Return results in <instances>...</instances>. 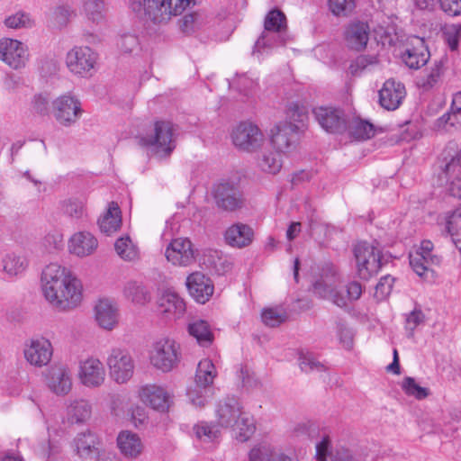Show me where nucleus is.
<instances>
[{
    "mask_svg": "<svg viewBox=\"0 0 461 461\" xmlns=\"http://www.w3.org/2000/svg\"><path fill=\"white\" fill-rule=\"evenodd\" d=\"M41 285L43 297L56 312H68L81 304V281L66 267L57 263L46 266L41 273Z\"/></svg>",
    "mask_w": 461,
    "mask_h": 461,
    "instance_id": "f257e3e1",
    "label": "nucleus"
},
{
    "mask_svg": "<svg viewBox=\"0 0 461 461\" xmlns=\"http://www.w3.org/2000/svg\"><path fill=\"white\" fill-rule=\"evenodd\" d=\"M340 276L332 265L322 267L320 278L313 283V293L321 298L330 300L339 307H345L349 303L358 300L362 294L361 285L356 281L347 285L346 294L337 290Z\"/></svg>",
    "mask_w": 461,
    "mask_h": 461,
    "instance_id": "f03ea898",
    "label": "nucleus"
},
{
    "mask_svg": "<svg viewBox=\"0 0 461 461\" xmlns=\"http://www.w3.org/2000/svg\"><path fill=\"white\" fill-rule=\"evenodd\" d=\"M192 0H130L131 10L145 17L155 25L167 24L173 17L180 15Z\"/></svg>",
    "mask_w": 461,
    "mask_h": 461,
    "instance_id": "7ed1b4c3",
    "label": "nucleus"
},
{
    "mask_svg": "<svg viewBox=\"0 0 461 461\" xmlns=\"http://www.w3.org/2000/svg\"><path fill=\"white\" fill-rule=\"evenodd\" d=\"M288 117L289 121L280 122L271 130V142L282 153H290L296 149L307 115L294 106V109H289Z\"/></svg>",
    "mask_w": 461,
    "mask_h": 461,
    "instance_id": "20e7f679",
    "label": "nucleus"
},
{
    "mask_svg": "<svg viewBox=\"0 0 461 461\" xmlns=\"http://www.w3.org/2000/svg\"><path fill=\"white\" fill-rule=\"evenodd\" d=\"M217 375V370L212 361L204 358L198 363L194 384L187 390L191 403L196 407H203L212 395L211 385Z\"/></svg>",
    "mask_w": 461,
    "mask_h": 461,
    "instance_id": "39448f33",
    "label": "nucleus"
},
{
    "mask_svg": "<svg viewBox=\"0 0 461 461\" xmlns=\"http://www.w3.org/2000/svg\"><path fill=\"white\" fill-rule=\"evenodd\" d=\"M439 178L445 180L451 195L461 198V149L448 144L441 154Z\"/></svg>",
    "mask_w": 461,
    "mask_h": 461,
    "instance_id": "423d86ee",
    "label": "nucleus"
},
{
    "mask_svg": "<svg viewBox=\"0 0 461 461\" xmlns=\"http://www.w3.org/2000/svg\"><path fill=\"white\" fill-rule=\"evenodd\" d=\"M180 359V346L169 338L156 340L149 351L150 364L163 373L170 372L176 367Z\"/></svg>",
    "mask_w": 461,
    "mask_h": 461,
    "instance_id": "0eeeda50",
    "label": "nucleus"
},
{
    "mask_svg": "<svg viewBox=\"0 0 461 461\" xmlns=\"http://www.w3.org/2000/svg\"><path fill=\"white\" fill-rule=\"evenodd\" d=\"M213 198L217 208L225 212H234L244 205L243 193L238 179L221 180L213 187Z\"/></svg>",
    "mask_w": 461,
    "mask_h": 461,
    "instance_id": "6e6552de",
    "label": "nucleus"
},
{
    "mask_svg": "<svg viewBox=\"0 0 461 461\" xmlns=\"http://www.w3.org/2000/svg\"><path fill=\"white\" fill-rule=\"evenodd\" d=\"M433 248L431 241L423 240L409 256L411 267L419 276L428 281L434 279V267L441 262V258L433 253Z\"/></svg>",
    "mask_w": 461,
    "mask_h": 461,
    "instance_id": "1a4fd4ad",
    "label": "nucleus"
},
{
    "mask_svg": "<svg viewBox=\"0 0 461 461\" xmlns=\"http://www.w3.org/2000/svg\"><path fill=\"white\" fill-rule=\"evenodd\" d=\"M433 248L431 241L423 240L409 256L411 267L419 276L428 281L434 279V267L441 262V258L433 253Z\"/></svg>",
    "mask_w": 461,
    "mask_h": 461,
    "instance_id": "9d476101",
    "label": "nucleus"
},
{
    "mask_svg": "<svg viewBox=\"0 0 461 461\" xmlns=\"http://www.w3.org/2000/svg\"><path fill=\"white\" fill-rule=\"evenodd\" d=\"M231 139L236 148L249 153L258 151L266 142L262 131L256 124L249 122L237 125L232 131Z\"/></svg>",
    "mask_w": 461,
    "mask_h": 461,
    "instance_id": "9b49d317",
    "label": "nucleus"
},
{
    "mask_svg": "<svg viewBox=\"0 0 461 461\" xmlns=\"http://www.w3.org/2000/svg\"><path fill=\"white\" fill-rule=\"evenodd\" d=\"M354 254L357 273L360 278L368 279L375 275L382 267L380 249L367 242H359L355 246Z\"/></svg>",
    "mask_w": 461,
    "mask_h": 461,
    "instance_id": "f8f14e48",
    "label": "nucleus"
},
{
    "mask_svg": "<svg viewBox=\"0 0 461 461\" xmlns=\"http://www.w3.org/2000/svg\"><path fill=\"white\" fill-rule=\"evenodd\" d=\"M53 345L46 337L37 335L25 341L23 357L28 364L33 367L47 366L53 357Z\"/></svg>",
    "mask_w": 461,
    "mask_h": 461,
    "instance_id": "ddd939ff",
    "label": "nucleus"
},
{
    "mask_svg": "<svg viewBox=\"0 0 461 461\" xmlns=\"http://www.w3.org/2000/svg\"><path fill=\"white\" fill-rule=\"evenodd\" d=\"M174 129L170 122L160 121L154 125L153 133L141 139L144 145L151 148L158 157L171 154L175 149Z\"/></svg>",
    "mask_w": 461,
    "mask_h": 461,
    "instance_id": "4468645a",
    "label": "nucleus"
},
{
    "mask_svg": "<svg viewBox=\"0 0 461 461\" xmlns=\"http://www.w3.org/2000/svg\"><path fill=\"white\" fill-rule=\"evenodd\" d=\"M30 59L28 46L16 39H0V60L14 70L23 69Z\"/></svg>",
    "mask_w": 461,
    "mask_h": 461,
    "instance_id": "2eb2a0df",
    "label": "nucleus"
},
{
    "mask_svg": "<svg viewBox=\"0 0 461 461\" xmlns=\"http://www.w3.org/2000/svg\"><path fill=\"white\" fill-rule=\"evenodd\" d=\"M110 376L118 384L128 382L134 373V361L131 354L120 348H112L106 358Z\"/></svg>",
    "mask_w": 461,
    "mask_h": 461,
    "instance_id": "dca6fc26",
    "label": "nucleus"
},
{
    "mask_svg": "<svg viewBox=\"0 0 461 461\" xmlns=\"http://www.w3.org/2000/svg\"><path fill=\"white\" fill-rule=\"evenodd\" d=\"M98 55L89 47H75L66 56L70 72L81 77L91 76L97 63Z\"/></svg>",
    "mask_w": 461,
    "mask_h": 461,
    "instance_id": "f3484780",
    "label": "nucleus"
},
{
    "mask_svg": "<svg viewBox=\"0 0 461 461\" xmlns=\"http://www.w3.org/2000/svg\"><path fill=\"white\" fill-rule=\"evenodd\" d=\"M81 104L74 96L64 95L52 102V113L62 126L69 127L76 123L82 114Z\"/></svg>",
    "mask_w": 461,
    "mask_h": 461,
    "instance_id": "a211bd4d",
    "label": "nucleus"
},
{
    "mask_svg": "<svg viewBox=\"0 0 461 461\" xmlns=\"http://www.w3.org/2000/svg\"><path fill=\"white\" fill-rule=\"evenodd\" d=\"M197 250L187 238H176L166 247L165 257L168 262L177 267H188L195 261Z\"/></svg>",
    "mask_w": 461,
    "mask_h": 461,
    "instance_id": "6ab92c4d",
    "label": "nucleus"
},
{
    "mask_svg": "<svg viewBox=\"0 0 461 461\" xmlns=\"http://www.w3.org/2000/svg\"><path fill=\"white\" fill-rule=\"evenodd\" d=\"M48 389L57 396L68 395L73 385L70 368L65 364L50 366L44 375Z\"/></svg>",
    "mask_w": 461,
    "mask_h": 461,
    "instance_id": "aec40b11",
    "label": "nucleus"
},
{
    "mask_svg": "<svg viewBox=\"0 0 461 461\" xmlns=\"http://www.w3.org/2000/svg\"><path fill=\"white\" fill-rule=\"evenodd\" d=\"M77 377L84 386L98 388L104 383L105 368L97 357H89L79 362Z\"/></svg>",
    "mask_w": 461,
    "mask_h": 461,
    "instance_id": "412c9836",
    "label": "nucleus"
},
{
    "mask_svg": "<svg viewBox=\"0 0 461 461\" xmlns=\"http://www.w3.org/2000/svg\"><path fill=\"white\" fill-rule=\"evenodd\" d=\"M242 405L234 396L221 399L215 407L216 422L219 427L230 428L243 414Z\"/></svg>",
    "mask_w": 461,
    "mask_h": 461,
    "instance_id": "4be33fe9",
    "label": "nucleus"
},
{
    "mask_svg": "<svg viewBox=\"0 0 461 461\" xmlns=\"http://www.w3.org/2000/svg\"><path fill=\"white\" fill-rule=\"evenodd\" d=\"M430 53L422 38H409L406 48L402 53V60L411 69H419L429 59Z\"/></svg>",
    "mask_w": 461,
    "mask_h": 461,
    "instance_id": "5701e85b",
    "label": "nucleus"
},
{
    "mask_svg": "<svg viewBox=\"0 0 461 461\" xmlns=\"http://www.w3.org/2000/svg\"><path fill=\"white\" fill-rule=\"evenodd\" d=\"M139 397L143 403L160 411H167L171 403L170 393L157 384L143 385L139 391Z\"/></svg>",
    "mask_w": 461,
    "mask_h": 461,
    "instance_id": "b1692460",
    "label": "nucleus"
},
{
    "mask_svg": "<svg viewBox=\"0 0 461 461\" xmlns=\"http://www.w3.org/2000/svg\"><path fill=\"white\" fill-rule=\"evenodd\" d=\"M320 125L328 132L342 133L347 129V122L341 111L331 107H318L313 111Z\"/></svg>",
    "mask_w": 461,
    "mask_h": 461,
    "instance_id": "393cba45",
    "label": "nucleus"
},
{
    "mask_svg": "<svg viewBox=\"0 0 461 461\" xmlns=\"http://www.w3.org/2000/svg\"><path fill=\"white\" fill-rule=\"evenodd\" d=\"M186 286L191 296L200 303L212 297L214 286L212 280L201 272H194L186 278Z\"/></svg>",
    "mask_w": 461,
    "mask_h": 461,
    "instance_id": "a878e982",
    "label": "nucleus"
},
{
    "mask_svg": "<svg viewBox=\"0 0 461 461\" xmlns=\"http://www.w3.org/2000/svg\"><path fill=\"white\" fill-rule=\"evenodd\" d=\"M95 321L100 328L113 330L119 323V308L111 299H101L95 307Z\"/></svg>",
    "mask_w": 461,
    "mask_h": 461,
    "instance_id": "bb28decb",
    "label": "nucleus"
},
{
    "mask_svg": "<svg viewBox=\"0 0 461 461\" xmlns=\"http://www.w3.org/2000/svg\"><path fill=\"white\" fill-rule=\"evenodd\" d=\"M405 95V87L402 83L388 79L379 91V102L386 110L393 111L400 106Z\"/></svg>",
    "mask_w": 461,
    "mask_h": 461,
    "instance_id": "cd10ccee",
    "label": "nucleus"
},
{
    "mask_svg": "<svg viewBox=\"0 0 461 461\" xmlns=\"http://www.w3.org/2000/svg\"><path fill=\"white\" fill-rule=\"evenodd\" d=\"M116 441L120 453L126 458L137 459L143 452L144 445L141 438L131 430L121 431Z\"/></svg>",
    "mask_w": 461,
    "mask_h": 461,
    "instance_id": "c85d7f7f",
    "label": "nucleus"
},
{
    "mask_svg": "<svg viewBox=\"0 0 461 461\" xmlns=\"http://www.w3.org/2000/svg\"><path fill=\"white\" fill-rule=\"evenodd\" d=\"M97 247V240L93 234L87 231L75 233L68 241L69 252L80 258L93 254Z\"/></svg>",
    "mask_w": 461,
    "mask_h": 461,
    "instance_id": "c756f323",
    "label": "nucleus"
},
{
    "mask_svg": "<svg viewBox=\"0 0 461 461\" xmlns=\"http://www.w3.org/2000/svg\"><path fill=\"white\" fill-rule=\"evenodd\" d=\"M72 447L79 457L90 458L100 451V440L97 435L87 430L75 437Z\"/></svg>",
    "mask_w": 461,
    "mask_h": 461,
    "instance_id": "7c9ffc66",
    "label": "nucleus"
},
{
    "mask_svg": "<svg viewBox=\"0 0 461 461\" xmlns=\"http://www.w3.org/2000/svg\"><path fill=\"white\" fill-rule=\"evenodd\" d=\"M158 308L167 318L177 319L185 312V304L176 292L167 290L159 297Z\"/></svg>",
    "mask_w": 461,
    "mask_h": 461,
    "instance_id": "2f4dec72",
    "label": "nucleus"
},
{
    "mask_svg": "<svg viewBox=\"0 0 461 461\" xmlns=\"http://www.w3.org/2000/svg\"><path fill=\"white\" fill-rule=\"evenodd\" d=\"M347 45L356 50L366 48L369 40V26L363 22L352 23L345 32Z\"/></svg>",
    "mask_w": 461,
    "mask_h": 461,
    "instance_id": "473e14b6",
    "label": "nucleus"
},
{
    "mask_svg": "<svg viewBox=\"0 0 461 461\" xmlns=\"http://www.w3.org/2000/svg\"><path fill=\"white\" fill-rule=\"evenodd\" d=\"M253 230L243 223L231 225L225 231V240L231 247L243 248L249 245L253 240Z\"/></svg>",
    "mask_w": 461,
    "mask_h": 461,
    "instance_id": "72a5a7b5",
    "label": "nucleus"
},
{
    "mask_svg": "<svg viewBox=\"0 0 461 461\" xmlns=\"http://www.w3.org/2000/svg\"><path fill=\"white\" fill-rule=\"evenodd\" d=\"M80 13L89 23L103 24L106 17L104 0H81Z\"/></svg>",
    "mask_w": 461,
    "mask_h": 461,
    "instance_id": "f704fd0d",
    "label": "nucleus"
},
{
    "mask_svg": "<svg viewBox=\"0 0 461 461\" xmlns=\"http://www.w3.org/2000/svg\"><path fill=\"white\" fill-rule=\"evenodd\" d=\"M92 414V406L85 399L70 401L67 407V420L71 424H83L88 420Z\"/></svg>",
    "mask_w": 461,
    "mask_h": 461,
    "instance_id": "c9c22d12",
    "label": "nucleus"
},
{
    "mask_svg": "<svg viewBox=\"0 0 461 461\" xmlns=\"http://www.w3.org/2000/svg\"><path fill=\"white\" fill-rule=\"evenodd\" d=\"M122 224L121 211L118 204L112 202L106 212L98 220L100 230L107 235L117 231Z\"/></svg>",
    "mask_w": 461,
    "mask_h": 461,
    "instance_id": "e433bc0d",
    "label": "nucleus"
},
{
    "mask_svg": "<svg viewBox=\"0 0 461 461\" xmlns=\"http://www.w3.org/2000/svg\"><path fill=\"white\" fill-rule=\"evenodd\" d=\"M279 152L274 150H264L258 155L256 162L258 169L264 173L276 175L283 167Z\"/></svg>",
    "mask_w": 461,
    "mask_h": 461,
    "instance_id": "4c0bfd02",
    "label": "nucleus"
},
{
    "mask_svg": "<svg viewBox=\"0 0 461 461\" xmlns=\"http://www.w3.org/2000/svg\"><path fill=\"white\" fill-rule=\"evenodd\" d=\"M375 39L383 45H394L396 44L399 37L397 32V25L393 19L388 17L383 20L374 28Z\"/></svg>",
    "mask_w": 461,
    "mask_h": 461,
    "instance_id": "58836bf2",
    "label": "nucleus"
},
{
    "mask_svg": "<svg viewBox=\"0 0 461 461\" xmlns=\"http://www.w3.org/2000/svg\"><path fill=\"white\" fill-rule=\"evenodd\" d=\"M123 294L131 303L139 305H144L150 300V294L146 286L141 282L134 280L125 284Z\"/></svg>",
    "mask_w": 461,
    "mask_h": 461,
    "instance_id": "ea45409f",
    "label": "nucleus"
},
{
    "mask_svg": "<svg viewBox=\"0 0 461 461\" xmlns=\"http://www.w3.org/2000/svg\"><path fill=\"white\" fill-rule=\"evenodd\" d=\"M188 332L201 346L207 347L212 342L213 336L210 326L205 321L195 320L189 323Z\"/></svg>",
    "mask_w": 461,
    "mask_h": 461,
    "instance_id": "a19ab883",
    "label": "nucleus"
},
{
    "mask_svg": "<svg viewBox=\"0 0 461 461\" xmlns=\"http://www.w3.org/2000/svg\"><path fill=\"white\" fill-rule=\"evenodd\" d=\"M28 260L23 254L9 253L3 258V269L11 276H18L25 271Z\"/></svg>",
    "mask_w": 461,
    "mask_h": 461,
    "instance_id": "79ce46f5",
    "label": "nucleus"
},
{
    "mask_svg": "<svg viewBox=\"0 0 461 461\" xmlns=\"http://www.w3.org/2000/svg\"><path fill=\"white\" fill-rule=\"evenodd\" d=\"M205 23V16L202 13L192 12L178 20V27L183 33L192 34L202 29Z\"/></svg>",
    "mask_w": 461,
    "mask_h": 461,
    "instance_id": "37998d69",
    "label": "nucleus"
},
{
    "mask_svg": "<svg viewBox=\"0 0 461 461\" xmlns=\"http://www.w3.org/2000/svg\"><path fill=\"white\" fill-rule=\"evenodd\" d=\"M114 248L118 256L125 261H134L139 258V249L128 236L118 239Z\"/></svg>",
    "mask_w": 461,
    "mask_h": 461,
    "instance_id": "c03bdc74",
    "label": "nucleus"
},
{
    "mask_svg": "<svg viewBox=\"0 0 461 461\" xmlns=\"http://www.w3.org/2000/svg\"><path fill=\"white\" fill-rule=\"evenodd\" d=\"M195 437L203 442H212L216 440L221 434L219 426L206 421H200L193 428Z\"/></svg>",
    "mask_w": 461,
    "mask_h": 461,
    "instance_id": "a18cd8bd",
    "label": "nucleus"
},
{
    "mask_svg": "<svg viewBox=\"0 0 461 461\" xmlns=\"http://www.w3.org/2000/svg\"><path fill=\"white\" fill-rule=\"evenodd\" d=\"M348 131L349 134L358 140H367L375 135L374 125L361 119L351 121L348 125Z\"/></svg>",
    "mask_w": 461,
    "mask_h": 461,
    "instance_id": "49530a36",
    "label": "nucleus"
},
{
    "mask_svg": "<svg viewBox=\"0 0 461 461\" xmlns=\"http://www.w3.org/2000/svg\"><path fill=\"white\" fill-rule=\"evenodd\" d=\"M286 17L282 11L273 9L267 13L264 22L265 31L282 32L286 29Z\"/></svg>",
    "mask_w": 461,
    "mask_h": 461,
    "instance_id": "de8ad7c7",
    "label": "nucleus"
},
{
    "mask_svg": "<svg viewBox=\"0 0 461 461\" xmlns=\"http://www.w3.org/2000/svg\"><path fill=\"white\" fill-rule=\"evenodd\" d=\"M443 59L436 60L429 70L420 79V86L429 90L438 84L444 72Z\"/></svg>",
    "mask_w": 461,
    "mask_h": 461,
    "instance_id": "09e8293b",
    "label": "nucleus"
},
{
    "mask_svg": "<svg viewBox=\"0 0 461 461\" xmlns=\"http://www.w3.org/2000/svg\"><path fill=\"white\" fill-rule=\"evenodd\" d=\"M4 24L9 29L18 30L23 28H32L34 25V21L28 13L24 11H18L5 17Z\"/></svg>",
    "mask_w": 461,
    "mask_h": 461,
    "instance_id": "8fccbe9b",
    "label": "nucleus"
},
{
    "mask_svg": "<svg viewBox=\"0 0 461 461\" xmlns=\"http://www.w3.org/2000/svg\"><path fill=\"white\" fill-rule=\"evenodd\" d=\"M232 428L237 430V438L242 442L247 441L256 430L253 419L246 412H243Z\"/></svg>",
    "mask_w": 461,
    "mask_h": 461,
    "instance_id": "3c124183",
    "label": "nucleus"
},
{
    "mask_svg": "<svg viewBox=\"0 0 461 461\" xmlns=\"http://www.w3.org/2000/svg\"><path fill=\"white\" fill-rule=\"evenodd\" d=\"M401 387L406 395L417 400L425 399L429 393L428 388L420 386L414 378L410 376L403 378Z\"/></svg>",
    "mask_w": 461,
    "mask_h": 461,
    "instance_id": "603ef678",
    "label": "nucleus"
},
{
    "mask_svg": "<svg viewBox=\"0 0 461 461\" xmlns=\"http://www.w3.org/2000/svg\"><path fill=\"white\" fill-rule=\"evenodd\" d=\"M447 230L457 246V243L461 242V208L455 210L447 217Z\"/></svg>",
    "mask_w": 461,
    "mask_h": 461,
    "instance_id": "864d4df0",
    "label": "nucleus"
},
{
    "mask_svg": "<svg viewBox=\"0 0 461 461\" xmlns=\"http://www.w3.org/2000/svg\"><path fill=\"white\" fill-rule=\"evenodd\" d=\"M299 365L302 371L305 373L310 372H323L327 369L325 365L320 362L312 353H302L299 357Z\"/></svg>",
    "mask_w": 461,
    "mask_h": 461,
    "instance_id": "5fc2aeb1",
    "label": "nucleus"
},
{
    "mask_svg": "<svg viewBox=\"0 0 461 461\" xmlns=\"http://www.w3.org/2000/svg\"><path fill=\"white\" fill-rule=\"evenodd\" d=\"M117 48L124 54H131L140 49V41L134 33H123L117 40Z\"/></svg>",
    "mask_w": 461,
    "mask_h": 461,
    "instance_id": "6e6d98bb",
    "label": "nucleus"
},
{
    "mask_svg": "<svg viewBox=\"0 0 461 461\" xmlns=\"http://www.w3.org/2000/svg\"><path fill=\"white\" fill-rule=\"evenodd\" d=\"M262 321L269 327H276L286 320V312L281 308H267L261 314Z\"/></svg>",
    "mask_w": 461,
    "mask_h": 461,
    "instance_id": "4d7b16f0",
    "label": "nucleus"
},
{
    "mask_svg": "<svg viewBox=\"0 0 461 461\" xmlns=\"http://www.w3.org/2000/svg\"><path fill=\"white\" fill-rule=\"evenodd\" d=\"M273 445L262 442L256 445L249 454V461H271Z\"/></svg>",
    "mask_w": 461,
    "mask_h": 461,
    "instance_id": "13d9d810",
    "label": "nucleus"
},
{
    "mask_svg": "<svg viewBox=\"0 0 461 461\" xmlns=\"http://www.w3.org/2000/svg\"><path fill=\"white\" fill-rule=\"evenodd\" d=\"M61 211L68 216L79 219L84 214V204L76 199H67L60 203Z\"/></svg>",
    "mask_w": 461,
    "mask_h": 461,
    "instance_id": "bf43d9fd",
    "label": "nucleus"
},
{
    "mask_svg": "<svg viewBox=\"0 0 461 461\" xmlns=\"http://www.w3.org/2000/svg\"><path fill=\"white\" fill-rule=\"evenodd\" d=\"M425 321V315L420 309H414L406 315L405 319V330L407 336L411 338L414 330Z\"/></svg>",
    "mask_w": 461,
    "mask_h": 461,
    "instance_id": "052dcab7",
    "label": "nucleus"
},
{
    "mask_svg": "<svg viewBox=\"0 0 461 461\" xmlns=\"http://www.w3.org/2000/svg\"><path fill=\"white\" fill-rule=\"evenodd\" d=\"M457 122L458 117L456 111L452 110V112L444 113L436 121L435 129L439 131L449 132L455 128Z\"/></svg>",
    "mask_w": 461,
    "mask_h": 461,
    "instance_id": "680f3d73",
    "label": "nucleus"
},
{
    "mask_svg": "<svg viewBox=\"0 0 461 461\" xmlns=\"http://www.w3.org/2000/svg\"><path fill=\"white\" fill-rule=\"evenodd\" d=\"M76 14V10L72 6L62 5L54 9L53 19L59 25H66Z\"/></svg>",
    "mask_w": 461,
    "mask_h": 461,
    "instance_id": "e2e57ef3",
    "label": "nucleus"
},
{
    "mask_svg": "<svg viewBox=\"0 0 461 461\" xmlns=\"http://www.w3.org/2000/svg\"><path fill=\"white\" fill-rule=\"evenodd\" d=\"M277 38L280 39V36H273L270 32L265 31L256 41L254 52L264 53L268 51L275 46Z\"/></svg>",
    "mask_w": 461,
    "mask_h": 461,
    "instance_id": "0e129e2a",
    "label": "nucleus"
},
{
    "mask_svg": "<svg viewBox=\"0 0 461 461\" xmlns=\"http://www.w3.org/2000/svg\"><path fill=\"white\" fill-rule=\"evenodd\" d=\"M393 282L394 278L390 275L384 276L380 278L378 284L375 286V293L377 299L383 300L391 294Z\"/></svg>",
    "mask_w": 461,
    "mask_h": 461,
    "instance_id": "69168bd1",
    "label": "nucleus"
},
{
    "mask_svg": "<svg viewBox=\"0 0 461 461\" xmlns=\"http://www.w3.org/2000/svg\"><path fill=\"white\" fill-rule=\"evenodd\" d=\"M293 432L298 437L313 438L318 434V427L311 421H302L294 425Z\"/></svg>",
    "mask_w": 461,
    "mask_h": 461,
    "instance_id": "338daca9",
    "label": "nucleus"
},
{
    "mask_svg": "<svg viewBox=\"0 0 461 461\" xmlns=\"http://www.w3.org/2000/svg\"><path fill=\"white\" fill-rule=\"evenodd\" d=\"M461 33V25L453 24L446 29V41L451 50H456L458 47L459 35Z\"/></svg>",
    "mask_w": 461,
    "mask_h": 461,
    "instance_id": "774afa93",
    "label": "nucleus"
}]
</instances>
